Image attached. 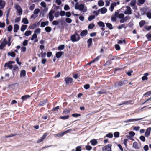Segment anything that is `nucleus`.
<instances>
[{
	"label": "nucleus",
	"instance_id": "obj_29",
	"mask_svg": "<svg viewBox=\"0 0 151 151\" xmlns=\"http://www.w3.org/2000/svg\"><path fill=\"white\" fill-rule=\"evenodd\" d=\"M30 97V96L29 95H26L25 96H22L21 99L23 100H26V99H28Z\"/></svg>",
	"mask_w": 151,
	"mask_h": 151
},
{
	"label": "nucleus",
	"instance_id": "obj_64",
	"mask_svg": "<svg viewBox=\"0 0 151 151\" xmlns=\"http://www.w3.org/2000/svg\"><path fill=\"white\" fill-rule=\"evenodd\" d=\"M59 23V22L56 20L52 22V24L54 25H57Z\"/></svg>",
	"mask_w": 151,
	"mask_h": 151
},
{
	"label": "nucleus",
	"instance_id": "obj_24",
	"mask_svg": "<svg viewBox=\"0 0 151 151\" xmlns=\"http://www.w3.org/2000/svg\"><path fill=\"white\" fill-rule=\"evenodd\" d=\"M136 2V0H132L130 2V5L132 6H134L133 9H136L135 6H134L135 5Z\"/></svg>",
	"mask_w": 151,
	"mask_h": 151
},
{
	"label": "nucleus",
	"instance_id": "obj_35",
	"mask_svg": "<svg viewBox=\"0 0 151 151\" xmlns=\"http://www.w3.org/2000/svg\"><path fill=\"white\" fill-rule=\"evenodd\" d=\"M8 56L10 55L12 57H14L15 56V54L14 52H8Z\"/></svg>",
	"mask_w": 151,
	"mask_h": 151
},
{
	"label": "nucleus",
	"instance_id": "obj_28",
	"mask_svg": "<svg viewBox=\"0 0 151 151\" xmlns=\"http://www.w3.org/2000/svg\"><path fill=\"white\" fill-rule=\"evenodd\" d=\"M63 54V52H60L56 53V56L57 58H59Z\"/></svg>",
	"mask_w": 151,
	"mask_h": 151
},
{
	"label": "nucleus",
	"instance_id": "obj_55",
	"mask_svg": "<svg viewBox=\"0 0 151 151\" xmlns=\"http://www.w3.org/2000/svg\"><path fill=\"white\" fill-rule=\"evenodd\" d=\"M65 47L64 45H60L58 47V49L59 50H63Z\"/></svg>",
	"mask_w": 151,
	"mask_h": 151
},
{
	"label": "nucleus",
	"instance_id": "obj_59",
	"mask_svg": "<svg viewBox=\"0 0 151 151\" xmlns=\"http://www.w3.org/2000/svg\"><path fill=\"white\" fill-rule=\"evenodd\" d=\"M35 5L34 4H33L31 5L30 7H29V9L31 10H32L35 7Z\"/></svg>",
	"mask_w": 151,
	"mask_h": 151
},
{
	"label": "nucleus",
	"instance_id": "obj_3",
	"mask_svg": "<svg viewBox=\"0 0 151 151\" xmlns=\"http://www.w3.org/2000/svg\"><path fill=\"white\" fill-rule=\"evenodd\" d=\"M119 4L120 1L119 0H117L116 2L112 3L110 6L109 10L111 12L113 11L114 7L116 6L117 5H119Z\"/></svg>",
	"mask_w": 151,
	"mask_h": 151
},
{
	"label": "nucleus",
	"instance_id": "obj_41",
	"mask_svg": "<svg viewBox=\"0 0 151 151\" xmlns=\"http://www.w3.org/2000/svg\"><path fill=\"white\" fill-rule=\"evenodd\" d=\"M145 22L144 20H142L140 21L139 23V25L140 27H142L145 25Z\"/></svg>",
	"mask_w": 151,
	"mask_h": 151
},
{
	"label": "nucleus",
	"instance_id": "obj_26",
	"mask_svg": "<svg viewBox=\"0 0 151 151\" xmlns=\"http://www.w3.org/2000/svg\"><path fill=\"white\" fill-rule=\"evenodd\" d=\"M148 73H146L144 74V76L142 77V80L143 81L146 80H147L148 78L147 76H148Z\"/></svg>",
	"mask_w": 151,
	"mask_h": 151
},
{
	"label": "nucleus",
	"instance_id": "obj_60",
	"mask_svg": "<svg viewBox=\"0 0 151 151\" xmlns=\"http://www.w3.org/2000/svg\"><path fill=\"white\" fill-rule=\"evenodd\" d=\"M60 12L59 11H57L55 14V17H58L60 15Z\"/></svg>",
	"mask_w": 151,
	"mask_h": 151
},
{
	"label": "nucleus",
	"instance_id": "obj_7",
	"mask_svg": "<svg viewBox=\"0 0 151 151\" xmlns=\"http://www.w3.org/2000/svg\"><path fill=\"white\" fill-rule=\"evenodd\" d=\"M7 44V41L6 38H4L1 42L0 45V49H2Z\"/></svg>",
	"mask_w": 151,
	"mask_h": 151
},
{
	"label": "nucleus",
	"instance_id": "obj_58",
	"mask_svg": "<svg viewBox=\"0 0 151 151\" xmlns=\"http://www.w3.org/2000/svg\"><path fill=\"white\" fill-rule=\"evenodd\" d=\"M140 139L143 142H144L145 141V138L143 136H141L139 137Z\"/></svg>",
	"mask_w": 151,
	"mask_h": 151
},
{
	"label": "nucleus",
	"instance_id": "obj_31",
	"mask_svg": "<svg viewBox=\"0 0 151 151\" xmlns=\"http://www.w3.org/2000/svg\"><path fill=\"white\" fill-rule=\"evenodd\" d=\"M98 24L99 26L101 27H104L105 26L104 23L101 21H99L98 22Z\"/></svg>",
	"mask_w": 151,
	"mask_h": 151
},
{
	"label": "nucleus",
	"instance_id": "obj_47",
	"mask_svg": "<svg viewBox=\"0 0 151 151\" xmlns=\"http://www.w3.org/2000/svg\"><path fill=\"white\" fill-rule=\"evenodd\" d=\"M129 135L131 137H133L135 135V133L133 131H130L129 132Z\"/></svg>",
	"mask_w": 151,
	"mask_h": 151
},
{
	"label": "nucleus",
	"instance_id": "obj_30",
	"mask_svg": "<svg viewBox=\"0 0 151 151\" xmlns=\"http://www.w3.org/2000/svg\"><path fill=\"white\" fill-rule=\"evenodd\" d=\"M27 27V25H23L21 27L20 30L21 31H24L26 29Z\"/></svg>",
	"mask_w": 151,
	"mask_h": 151
},
{
	"label": "nucleus",
	"instance_id": "obj_50",
	"mask_svg": "<svg viewBox=\"0 0 151 151\" xmlns=\"http://www.w3.org/2000/svg\"><path fill=\"white\" fill-rule=\"evenodd\" d=\"M113 134L111 133H109L107 134L106 135V137L108 138H112L113 137Z\"/></svg>",
	"mask_w": 151,
	"mask_h": 151
},
{
	"label": "nucleus",
	"instance_id": "obj_56",
	"mask_svg": "<svg viewBox=\"0 0 151 151\" xmlns=\"http://www.w3.org/2000/svg\"><path fill=\"white\" fill-rule=\"evenodd\" d=\"M48 7H44V9L42 10V12H46L48 11Z\"/></svg>",
	"mask_w": 151,
	"mask_h": 151
},
{
	"label": "nucleus",
	"instance_id": "obj_45",
	"mask_svg": "<svg viewBox=\"0 0 151 151\" xmlns=\"http://www.w3.org/2000/svg\"><path fill=\"white\" fill-rule=\"evenodd\" d=\"M125 40L124 39L123 40H119L118 42V43L119 44H122L125 43Z\"/></svg>",
	"mask_w": 151,
	"mask_h": 151
},
{
	"label": "nucleus",
	"instance_id": "obj_42",
	"mask_svg": "<svg viewBox=\"0 0 151 151\" xmlns=\"http://www.w3.org/2000/svg\"><path fill=\"white\" fill-rule=\"evenodd\" d=\"M147 38L149 40L151 41V33H148L146 35Z\"/></svg>",
	"mask_w": 151,
	"mask_h": 151
},
{
	"label": "nucleus",
	"instance_id": "obj_46",
	"mask_svg": "<svg viewBox=\"0 0 151 151\" xmlns=\"http://www.w3.org/2000/svg\"><path fill=\"white\" fill-rule=\"evenodd\" d=\"M66 21L68 23H70L72 22V20L71 19L69 18H67L65 19Z\"/></svg>",
	"mask_w": 151,
	"mask_h": 151
},
{
	"label": "nucleus",
	"instance_id": "obj_33",
	"mask_svg": "<svg viewBox=\"0 0 151 151\" xmlns=\"http://www.w3.org/2000/svg\"><path fill=\"white\" fill-rule=\"evenodd\" d=\"M40 12V10L39 8H37L35 9L33 12V14L37 15Z\"/></svg>",
	"mask_w": 151,
	"mask_h": 151
},
{
	"label": "nucleus",
	"instance_id": "obj_23",
	"mask_svg": "<svg viewBox=\"0 0 151 151\" xmlns=\"http://www.w3.org/2000/svg\"><path fill=\"white\" fill-rule=\"evenodd\" d=\"M128 83L127 80H124L123 82L122 81H120L118 83V84L119 86H122L123 84H125Z\"/></svg>",
	"mask_w": 151,
	"mask_h": 151
},
{
	"label": "nucleus",
	"instance_id": "obj_14",
	"mask_svg": "<svg viewBox=\"0 0 151 151\" xmlns=\"http://www.w3.org/2000/svg\"><path fill=\"white\" fill-rule=\"evenodd\" d=\"M71 111L70 109H65L63 111L62 114L63 115H67L70 113Z\"/></svg>",
	"mask_w": 151,
	"mask_h": 151
},
{
	"label": "nucleus",
	"instance_id": "obj_43",
	"mask_svg": "<svg viewBox=\"0 0 151 151\" xmlns=\"http://www.w3.org/2000/svg\"><path fill=\"white\" fill-rule=\"evenodd\" d=\"M95 25L93 23H91L89 24L88 28L90 29H92L94 27Z\"/></svg>",
	"mask_w": 151,
	"mask_h": 151
},
{
	"label": "nucleus",
	"instance_id": "obj_22",
	"mask_svg": "<svg viewBox=\"0 0 151 151\" xmlns=\"http://www.w3.org/2000/svg\"><path fill=\"white\" fill-rule=\"evenodd\" d=\"M92 39L91 38L89 39L87 41V43L88 44V47H90L92 45Z\"/></svg>",
	"mask_w": 151,
	"mask_h": 151
},
{
	"label": "nucleus",
	"instance_id": "obj_19",
	"mask_svg": "<svg viewBox=\"0 0 151 151\" xmlns=\"http://www.w3.org/2000/svg\"><path fill=\"white\" fill-rule=\"evenodd\" d=\"M19 26L17 24H15L14 26V32H17L19 29Z\"/></svg>",
	"mask_w": 151,
	"mask_h": 151
},
{
	"label": "nucleus",
	"instance_id": "obj_57",
	"mask_svg": "<svg viewBox=\"0 0 151 151\" xmlns=\"http://www.w3.org/2000/svg\"><path fill=\"white\" fill-rule=\"evenodd\" d=\"M101 56H99L96 57L95 59H94V60H93L92 61L93 62V63H94L95 62H96L98 61V60H99V58L101 57Z\"/></svg>",
	"mask_w": 151,
	"mask_h": 151
},
{
	"label": "nucleus",
	"instance_id": "obj_38",
	"mask_svg": "<svg viewBox=\"0 0 151 151\" xmlns=\"http://www.w3.org/2000/svg\"><path fill=\"white\" fill-rule=\"evenodd\" d=\"M22 22L25 24H28L29 23L28 20L26 18H24L22 20Z\"/></svg>",
	"mask_w": 151,
	"mask_h": 151
},
{
	"label": "nucleus",
	"instance_id": "obj_20",
	"mask_svg": "<svg viewBox=\"0 0 151 151\" xmlns=\"http://www.w3.org/2000/svg\"><path fill=\"white\" fill-rule=\"evenodd\" d=\"M26 74V71L24 70H22L21 71L20 74V76L21 77H24Z\"/></svg>",
	"mask_w": 151,
	"mask_h": 151
},
{
	"label": "nucleus",
	"instance_id": "obj_63",
	"mask_svg": "<svg viewBox=\"0 0 151 151\" xmlns=\"http://www.w3.org/2000/svg\"><path fill=\"white\" fill-rule=\"evenodd\" d=\"M90 87V85L88 84L85 85L84 86V88L86 89H88Z\"/></svg>",
	"mask_w": 151,
	"mask_h": 151
},
{
	"label": "nucleus",
	"instance_id": "obj_1",
	"mask_svg": "<svg viewBox=\"0 0 151 151\" xmlns=\"http://www.w3.org/2000/svg\"><path fill=\"white\" fill-rule=\"evenodd\" d=\"M76 9L79 10L83 12H85L87 11V7L85 6L84 4H78V3H76L75 7Z\"/></svg>",
	"mask_w": 151,
	"mask_h": 151
},
{
	"label": "nucleus",
	"instance_id": "obj_39",
	"mask_svg": "<svg viewBox=\"0 0 151 151\" xmlns=\"http://www.w3.org/2000/svg\"><path fill=\"white\" fill-rule=\"evenodd\" d=\"M145 0H138V4L139 5H140L143 4L144 3Z\"/></svg>",
	"mask_w": 151,
	"mask_h": 151
},
{
	"label": "nucleus",
	"instance_id": "obj_10",
	"mask_svg": "<svg viewBox=\"0 0 151 151\" xmlns=\"http://www.w3.org/2000/svg\"><path fill=\"white\" fill-rule=\"evenodd\" d=\"M127 9L124 11V13L126 14L130 15L132 14V9L129 6L126 7Z\"/></svg>",
	"mask_w": 151,
	"mask_h": 151
},
{
	"label": "nucleus",
	"instance_id": "obj_25",
	"mask_svg": "<svg viewBox=\"0 0 151 151\" xmlns=\"http://www.w3.org/2000/svg\"><path fill=\"white\" fill-rule=\"evenodd\" d=\"M90 142L92 145L94 146L97 144V142L96 139H93L90 141Z\"/></svg>",
	"mask_w": 151,
	"mask_h": 151
},
{
	"label": "nucleus",
	"instance_id": "obj_2",
	"mask_svg": "<svg viewBox=\"0 0 151 151\" xmlns=\"http://www.w3.org/2000/svg\"><path fill=\"white\" fill-rule=\"evenodd\" d=\"M80 38V35L77 33L73 35L71 37V39L72 42H76L79 40Z\"/></svg>",
	"mask_w": 151,
	"mask_h": 151
},
{
	"label": "nucleus",
	"instance_id": "obj_6",
	"mask_svg": "<svg viewBox=\"0 0 151 151\" xmlns=\"http://www.w3.org/2000/svg\"><path fill=\"white\" fill-rule=\"evenodd\" d=\"M14 62L13 61H10L8 63H6L4 65V67H7L9 69H12L13 68L12 64H14Z\"/></svg>",
	"mask_w": 151,
	"mask_h": 151
},
{
	"label": "nucleus",
	"instance_id": "obj_13",
	"mask_svg": "<svg viewBox=\"0 0 151 151\" xmlns=\"http://www.w3.org/2000/svg\"><path fill=\"white\" fill-rule=\"evenodd\" d=\"M151 130V128L150 127L147 129L145 133V136L146 137H147L149 135L150 133Z\"/></svg>",
	"mask_w": 151,
	"mask_h": 151
},
{
	"label": "nucleus",
	"instance_id": "obj_54",
	"mask_svg": "<svg viewBox=\"0 0 151 151\" xmlns=\"http://www.w3.org/2000/svg\"><path fill=\"white\" fill-rule=\"evenodd\" d=\"M65 12L64 11H61L60 12V14L61 16H64L65 15Z\"/></svg>",
	"mask_w": 151,
	"mask_h": 151
},
{
	"label": "nucleus",
	"instance_id": "obj_34",
	"mask_svg": "<svg viewBox=\"0 0 151 151\" xmlns=\"http://www.w3.org/2000/svg\"><path fill=\"white\" fill-rule=\"evenodd\" d=\"M98 4L100 6H103L104 4V2L102 0H100L98 1Z\"/></svg>",
	"mask_w": 151,
	"mask_h": 151
},
{
	"label": "nucleus",
	"instance_id": "obj_27",
	"mask_svg": "<svg viewBox=\"0 0 151 151\" xmlns=\"http://www.w3.org/2000/svg\"><path fill=\"white\" fill-rule=\"evenodd\" d=\"M69 116L68 115H67L65 116H60V118L61 119L63 120H66L68 119Z\"/></svg>",
	"mask_w": 151,
	"mask_h": 151
},
{
	"label": "nucleus",
	"instance_id": "obj_37",
	"mask_svg": "<svg viewBox=\"0 0 151 151\" xmlns=\"http://www.w3.org/2000/svg\"><path fill=\"white\" fill-rule=\"evenodd\" d=\"M51 28L50 27H47L45 28V31L47 32H50L51 31Z\"/></svg>",
	"mask_w": 151,
	"mask_h": 151
},
{
	"label": "nucleus",
	"instance_id": "obj_36",
	"mask_svg": "<svg viewBox=\"0 0 151 151\" xmlns=\"http://www.w3.org/2000/svg\"><path fill=\"white\" fill-rule=\"evenodd\" d=\"M95 16L94 15L90 16L88 18V20L91 21L95 18Z\"/></svg>",
	"mask_w": 151,
	"mask_h": 151
},
{
	"label": "nucleus",
	"instance_id": "obj_12",
	"mask_svg": "<svg viewBox=\"0 0 151 151\" xmlns=\"http://www.w3.org/2000/svg\"><path fill=\"white\" fill-rule=\"evenodd\" d=\"M65 80L66 84H69L72 82L73 79L70 77H67L65 78Z\"/></svg>",
	"mask_w": 151,
	"mask_h": 151
},
{
	"label": "nucleus",
	"instance_id": "obj_8",
	"mask_svg": "<svg viewBox=\"0 0 151 151\" xmlns=\"http://www.w3.org/2000/svg\"><path fill=\"white\" fill-rule=\"evenodd\" d=\"M54 12V11L53 10H51L50 11L49 13V20L50 21H52L54 19V16L53 15Z\"/></svg>",
	"mask_w": 151,
	"mask_h": 151
},
{
	"label": "nucleus",
	"instance_id": "obj_17",
	"mask_svg": "<svg viewBox=\"0 0 151 151\" xmlns=\"http://www.w3.org/2000/svg\"><path fill=\"white\" fill-rule=\"evenodd\" d=\"M49 22L48 21H47L45 22H42L41 24L40 27H44L46 25H47L48 24Z\"/></svg>",
	"mask_w": 151,
	"mask_h": 151
},
{
	"label": "nucleus",
	"instance_id": "obj_16",
	"mask_svg": "<svg viewBox=\"0 0 151 151\" xmlns=\"http://www.w3.org/2000/svg\"><path fill=\"white\" fill-rule=\"evenodd\" d=\"M99 12H101V14H104L107 11V9L105 7H103L101 9H99Z\"/></svg>",
	"mask_w": 151,
	"mask_h": 151
},
{
	"label": "nucleus",
	"instance_id": "obj_11",
	"mask_svg": "<svg viewBox=\"0 0 151 151\" xmlns=\"http://www.w3.org/2000/svg\"><path fill=\"white\" fill-rule=\"evenodd\" d=\"M141 119H130L124 121V123H129L133 122H135Z\"/></svg>",
	"mask_w": 151,
	"mask_h": 151
},
{
	"label": "nucleus",
	"instance_id": "obj_5",
	"mask_svg": "<svg viewBox=\"0 0 151 151\" xmlns=\"http://www.w3.org/2000/svg\"><path fill=\"white\" fill-rule=\"evenodd\" d=\"M15 8L17 10L18 13L19 15H21L22 14V10L20 6L17 4H16L15 5Z\"/></svg>",
	"mask_w": 151,
	"mask_h": 151
},
{
	"label": "nucleus",
	"instance_id": "obj_61",
	"mask_svg": "<svg viewBox=\"0 0 151 151\" xmlns=\"http://www.w3.org/2000/svg\"><path fill=\"white\" fill-rule=\"evenodd\" d=\"M151 95V91H148L147 92L145 93L144 94V96H150Z\"/></svg>",
	"mask_w": 151,
	"mask_h": 151
},
{
	"label": "nucleus",
	"instance_id": "obj_53",
	"mask_svg": "<svg viewBox=\"0 0 151 151\" xmlns=\"http://www.w3.org/2000/svg\"><path fill=\"white\" fill-rule=\"evenodd\" d=\"M34 32L35 33H38L39 34L40 32V29L37 28L35 30Z\"/></svg>",
	"mask_w": 151,
	"mask_h": 151
},
{
	"label": "nucleus",
	"instance_id": "obj_9",
	"mask_svg": "<svg viewBox=\"0 0 151 151\" xmlns=\"http://www.w3.org/2000/svg\"><path fill=\"white\" fill-rule=\"evenodd\" d=\"M71 131V130H68L64 132L60 133H58L57 134H55V137H61L63 136L66 133L69 132Z\"/></svg>",
	"mask_w": 151,
	"mask_h": 151
},
{
	"label": "nucleus",
	"instance_id": "obj_15",
	"mask_svg": "<svg viewBox=\"0 0 151 151\" xmlns=\"http://www.w3.org/2000/svg\"><path fill=\"white\" fill-rule=\"evenodd\" d=\"M133 147L135 149H138L140 148V146L139 145L137 142H135L133 143Z\"/></svg>",
	"mask_w": 151,
	"mask_h": 151
},
{
	"label": "nucleus",
	"instance_id": "obj_52",
	"mask_svg": "<svg viewBox=\"0 0 151 151\" xmlns=\"http://www.w3.org/2000/svg\"><path fill=\"white\" fill-rule=\"evenodd\" d=\"M72 116L74 117H77L80 116L81 115L80 114L76 113L73 114Z\"/></svg>",
	"mask_w": 151,
	"mask_h": 151
},
{
	"label": "nucleus",
	"instance_id": "obj_4",
	"mask_svg": "<svg viewBox=\"0 0 151 151\" xmlns=\"http://www.w3.org/2000/svg\"><path fill=\"white\" fill-rule=\"evenodd\" d=\"M111 145L109 144L106 145L105 146L102 148V150L103 151H111Z\"/></svg>",
	"mask_w": 151,
	"mask_h": 151
},
{
	"label": "nucleus",
	"instance_id": "obj_32",
	"mask_svg": "<svg viewBox=\"0 0 151 151\" xmlns=\"http://www.w3.org/2000/svg\"><path fill=\"white\" fill-rule=\"evenodd\" d=\"M106 25L107 27L110 29H113V27L112 24L110 23H106Z\"/></svg>",
	"mask_w": 151,
	"mask_h": 151
},
{
	"label": "nucleus",
	"instance_id": "obj_21",
	"mask_svg": "<svg viewBox=\"0 0 151 151\" xmlns=\"http://www.w3.org/2000/svg\"><path fill=\"white\" fill-rule=\"evenodd\" d=\"M88 31L87 30L82 31L80 35L82 36H85L87 34Z\"/></svg>",
	"mask_w": 151,
	"mask_h": 151
},
{
	"label": "nucleus",
	"instance_id": "obj_49",
	"mask_svg": "<svg viewBox=\"0 0 151 151\" xmlns=\"http://www.w3.org/2000/svg\"><path fill=\"white\" fill-rule=\"evenodd\" d=\"M40 5L42 6L44 8L47 7L46 4L44 1L41 2L40 3Z\"/></svg>",
	"mask_w": 151,
	"mask_h": 151
},
{
	"label": "nucleus",
	"instance_id": "obj_62",
	"mask_svg": "<svg viewBox=\"0 0 151 151\" xmlns=\"http://www.w3.org/2000/svg\"><path fill=\"white\" fill-rule=\"evenodd\" d=\"M5 26V23L4 22L2 23L0 22V27L4 28Z\"/></svg>",
	"mask_w": 151,
	"mask_h": 151
},
{
	"label": "nucleus",
	"instance_id": "obj_18",
	"mask_svg": "<svg viewBox=\"0 0 151 151\" xmlns=\"http://www.w3.org/2000/svg\"><path fill=\"white\" fill-rule=\"evenodd\" d=\"M5 2L2 0H0V9L3 8L5 5Z\"/></svg>",
	"mask_w": 151,
	"mask_h": 151
},
{
	"label": "nucleus",
	"instance_id": "obj_48",
	"mask_svg": "<svg viewBox=\"0 0 151 151\" xmlns=\"http://www.w3.org/2000/svg\"><path fill=\"white\" fill-rule=\"evenodd\" d=\"M119 132H116L114 133V136L116 137H118L119 136Z\"/></svg>",
	"mask_w": 151,
	"mask_h": 151
},
{
	"label": "nucleus",
	"instance_id": "obj_40",
	"mask_svg": "<svg viewBox=\"0 0 151 151\" xmlns=\"http://www.w3.org/2000/svg\"><path fill=\"white\" fill-rule=\"evenodd\" d=\"M31 34V32L30 31H26L24 35L26 36H29Z\"/></svg>",
	"mask_w": 151,
	"mask_h": 151
},
{
	"label": "nucleus",
	"instance_id": "obj_44",
	"mask_svg": "<svg viewBox=\"0 0 151 151\" xmlns=\"http://www.w3.org/2000/svg\"><path fill=\"white\" fill-rule=\"evenodd\" d=\"M37 35L35 33H34L32 35V37L31 38V40L32 41L34 40V39L37 38Z\"/></svg>",
	"mask_w": 151,
	"mask_h": 151
},
{
	"label": "nucleus",
	"instance_id": "obj_51",
	"mask_svg": "<svg viewBox=\"0 0 151 151\" xmlns=\"http://www.w3.org/2000/svg\"><path fill=\"white\" fill-rule=\"evenodd\" d=\"M147 17L149 19H151V12H147L146 14Z\"/></svg>",
	"mask_w": 151,
	"mask_h": 151
}]
</instances>
